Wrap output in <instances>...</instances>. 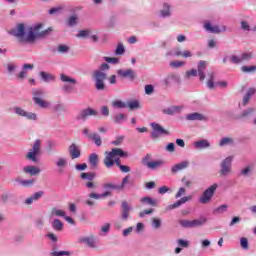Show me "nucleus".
<instances>
[{
  "label": "nucleus",
  "mask_w": 256,
  "mask_h": 256,
  "mask_svg": "<svg viewBox=\"0 0 256 256\" xmlns=\"http://www.w3.org/2000/svg\"><path fill=\"white\" fill-rule=\"evenodd\" d=\"M33 183H35V180L33 179L20 181V185H22L23 187H31L33 186Z\"/></svg>",
  "instance_id": "0e129e2a"
},
{
  "label": "nucleus",
  "mask_w": 256,
  "mask_h": 256,
  "mask_svg": "<svg viewBox=\"0 0 256 256\" xmlns=\"http://www.w3.org/2000/svg\"><path fill=\"white\" fill-rule=\"evenodd\" d=\"M51 256H71L70 251H54L50 253Z\"/></svg>",
  "instance_id": "13d9d810"
},
{
  "label": "nucleus",
  "mask_w": 256,
  "mask_h": 256,
  "mask_svg": "<svg viewBox=\"0 0 256 256\" xmlns=\"http://www.w3.org/2000/svg\"><path fill=\"white\" fill-rule=\"evenodd\" d=\"M218 187L219 185L217 183H214L213 185L208 187L200 196L199 203H201L202 205H207V203H211V200L213 199V196L215 195Z\"/></svg>",
  "instance_id": "0eeeda50"
},
{
  "label": "nucleus",
  "mask_w": 256,
  "mask_h": 256,
  "mask_svg": "<svg viewBox=\"0 0 256 256\" xmlns=\"http://www.w3.org/2000/svg\"><path fill=\"white\" fill-rule=\"evenodd\" d=\"M186 121H207V116L194 112L186 115Z\"/></svg>",
  "instance_id": "5701e85b"
},
{
  "label": "nucleus",
  "mask_w": 256,
  "mask_h": 256,
  "mask_svg": "<svg viewBox=\"0 0 256 256\" xmlns=\"http://www.w3.org/2000/svg\"><path fill=\"white\" fill-rule=\"evenodd\" d=\"M41 153V140L37 139L32 144V148L26 154V159L28 161H32L33 163H37V155Z\"/></svg>",
  "instance_id": "6e6552de"
},
{
  "label": "nucleus",
  "mask_w": 256,
  "mask_h": 256,
  "mask_svg": "<svg viewBox=\"0 0 256 256\" xmlns=\"http://www.w3.org/2000/svg\"><path fill=\"white\" fill-rule=\"evenodd\" d=\"M203 29L207 32V33H223L225 31H227V27L226 26H222L221 28L217 25L213 26L211 24V22L206 21L203 23Z\"/></svg>",
  "instance_id": "2eb2a0df"
},
{
  "label": "nucleus",
  "mask_w": 256,
  "mask_h": 256,
  "mask_svg": "<svg viewBox=\"0 0 256 256\" xmlns=\"http://www.w3.org/2000/svg\"><path fill=\"white\" fill-rule=\"evenodd\" d=\"M51 225H52V229H54V231H63V222H61V220L54 219L52 221Z\"/></svg>",
  "instance_id": "a19ab883"
},
{
  "label": "nucleus",
  "mask_w": 256,
  "mask_h": 256,
  "mask_svg": "<svg viewBox=\"0 0 256 256\" xmlns=\"http://www.w3.org/2000/svg\"><path fill=\"white\" fill-rule=\"evenodd\" d=\"M207 223V217L201 216L199 219L192 220V229H195V227H203Z\"/></svg>",
  "instance_id": "2f4dec72"
},
{
  "label": "nucleus",
  "mask_w": 256,
  "mask_h": 256,
  "mask_svg": "<svg viewBox=\"0 0 256 256\" xmlns=\"http://www.w3.org/2000/svg\"><path fill=\"white\" fill-rule=\"evenodd\" d=\"M131 206H129V203L127 201L122 202V214L121 219L122 221H127L129 219V213H131Z\"/></svg>",
  "instance_id": "b1692460"
},
{
  "label": "nucleus",
  "mask_w": 256,
  "mask_h": 256,
  "mask_svg": "<svg viewBox=\"0 0 256 256\" xmlns=\"http://www.w3.org/2000/svg\"><path fill=\"white\" fill-rule=\"evenodd\" d=\"M83 135H85L87 137V139H90L91 141H94L95 145L97 147H101L102 145V140H101V136L98 133H89V128H84L82 130Z\"/></svg>",
  "instance_id": "a211bd4d"
},
{
  "label": "nucleus",
  "mask_w": 256,
  "mask_h": 256,
  "mask_svg": "<svg viewBox=\"0 0 256 256\" xmlns=\"http://www.w3.org/2000/svg\"><path fill=\"white\" fill-rule=\"evenodd\" d=\"M109 196H111L110 191H106L102 194H97L95 192H92V193L89 194L90 199H96V200L105 199V197H109Z\"/></svg>",
  "instance_id": "72a5a7b5"
},
{
  "label": "nucleus",
  "mask_w": 256,
  "mask_h": 256,
  "mask_svg": "<svg viewBox=\"0 0 256 256\" xmlns=\"http://www.w3.org/2000/svg\"><path fill=\"white\" fill-rule=\"evenodd\" d=\"M170 67H172L173 69H179L181 67H185V62L174 60L170 62Z\"/></svg>",
  "instance_id": "3c124183"
},
{
  "label": "nucleus",
  "mask_w": 256,
  "mask_h": 256,
  "mask_svg": "<svg viewBox=\"0 0 256 256\" xmlns=\"http://www.w3.org/2000/svg\"><path fill=\"white\" fill-rule=\"evenodd\" d=\"M103 189L105 191H116V190H121V188H119V185L117 184H113V183H106L103 185Z\"/></svg>",
  "instance_id": "a18cd8bd"
},
{
  "label": "nucleus",
  "mask_w": 256,
  "mask_h": 256,
  "mask_svg": "<svg viewBox=\"0 0 256 256\" xmlns=\"http://www.w3.org/2000/svg\"><path fill=\"white\" fill-rule=\"evenodd\" d=\"M81 179H86L87 181H93L95 175L89 172H84L80 175Z\"/></svg>",
  "instance_id": "4d7b16f0"
},
{
  "label": "nucleus",
  "mask_w": 256,
  "mask_h": 256,
  "mask_svg": "<svg viewBox=\"0 0 256 256\" xmlns=\"http://www.w3.org/2000/svg\"><path fill=\"white\" fill-rule=\"evenodd\" d=\"M151 225L152 229H161L163 222L161 221L160 218H152Z\"/></svg>",
  "instance_id": "8fccbe9b"
},
{
  "label": "nucleus",
  "mask_w": 256,
  "mask_h": 256,
  "mask_svg": "<svg viewBox=\"0 0 256 256\" xmlns=\"http://www.w3.org/2000/svg\"><path fill=\"white\" fill-rule=\"evenodd\" d=\"M99 112L91 107L81 110L76 116V121H87L88 117H97Z\"/></svg>",
  "instance_id": "9b49d317"
},
{
  "label": "nucleus",
  "mask_w": 256,
  "mask_h": 256,
  "mask_svg": "<svg viewBox=\"0 0 256 256\" xmlns=\"http://www.w3.org/2000/svg\"><path fill=\"white\" fill-rule=\"evenodd\" d=\"M159 15L160 17H162V19H167V17H171V5L169 3H164L159 11Z\"/></svg>",
  "instance_id": "393cba45"
},
{
  "label": "nucleus",
  "mask_w": 256,
  "mask_h": 256,
  "mask_svg": "<svg viewBox=\"0 0 256 256\" xmlns=\"http://www.w3.org/2000/svg\"><path fill=\"white\" fill-rule=\"evenodd\" d=\"M24 173L28 175H39L41 173V169L37 168L36 166H26L23 168Z\"/></svg>",
  "instance_id": "7c9ffc66"
},
{
  "label": "nucleus",
  "mask_w": 256,
  "mask_h": 256,
  "mask_svg": "<svg viewBox=\"0 0 256 256\" xmlns=\"http://www.w3.org/2000/svg\"><path fill=\"white\" fill-rule=\"evenodd\" d=\"M187 201H191V196H184L180 200H177L175 203L168 205L166 207V211H173V209H177L181 207V205H185Z\"/></svg>",
  "instance_id": "6ab92c4d"
},
{
  "label": "nucleus",
  "mask_w": 256,
  "mask_h": 256,
  "mask_svg": "<svg viewBox=\"0 0 256 256\" xmlns=\"http://www.w3.org/2000/svg\"><path fill=\"white\" fill-rule=\"evenodd\" d=\"M51 217H65V211L59 209V208H52L51 210Z\"/></svg>",
  "instance_id": "c03bdc74"
},
{
  "label": "nucleus",
  "mask_w": 256,
  "mask_h": 256,
  "mask_svg": "<svg viewBox=\"0 0 256 256\" xmlns=\"http://www.w3.org/2000/svg\"><path fill=\"white\" fill-rule=\"evenodd\" d=\"M215 74L213 72L208 74L207 87L208 89H215Z\"/></svg>",
  "instance_id": "ea45409f"
},
{
  "label": "nucleus",
  "mask_w": 256,
  "mask_h": 256,
  "mask_svg": "<svg viewBox=\"0 0 256 256\" xmlns=\"http://www.w3.org/2000/svg\"><path fill=\"white\" fill-rule=\"evenodd\" d=\"M181 111H183V106H171L162 110L165 115H176V113H181Z\"/></svg>",
  "instance_id": "cd10ccee"
},
{
  "label": "nucleus",
  "mask_w": 256,
  "mask_h": 256,
  "mask_svg": "<svg viewBox=\"0 0 256 256\" xmlns=\"http://www.w3.org/2000/svg\"><path fill=\"white\" fill-rule=\"evenodd\" d=\"M240 25H241V29H243V31H252L251 26L249 25V22L241 21Z\"/></svg>",
  "instance_id": "338daca9"
},
{
  "label": "nucleus",
  "mask_w": 256,
  "mask_h": 256,
  "mask_svg": "<svg viewBox=\"0 0 256 256\" xmlns=\"http://www.w3.org/2000/svg\"><path fill=\"white\" fill-rule=\"evenodd\" d=\"M92 79L95 81V88L97 91H104L105 81H107V73L101 70H94Z\"/></svg>",
  "instance_id": "39448f33"
},
{
  "label": "nucleus",
  "mask_w": 256,
  "mask_h": 256,
  "mask_svg": "<svg viewBox=\"0 0 256 256\" xmlns=\"http://www.w3.org/2000/svg\"><path fill=\"white\" fill-rule=\"evenodd\" d=\"M112 107H114L115 109H125L127 108V103L121 100H115L112 102Z\"/></svg>",
  "instance_id": "de8ad7c7"
},
{
  "label": "nucleus",
  "mask_w": 256,
  "mask_h": 256,
  "mask_svg": "<svg viewBox=\"0 0 256 256\" xmlns=\"http://www.w3.org/2000/svg\"><path fill=\"white\" fill-rule=\"evenodd\" d=\"M14 113L18 115V117H24V119H27L28 121H39V116H37V113L29 112L22 107H15Z\"/></svg>",
  "instance_id": "1a4fd4ad"
},
{
  "label": "nucleus",
  "mask_w": 256,
  "mask_h": 256,
  "mask_svg": "<svg viewBox=\"0 0 256 256\" xmlns=\"http://www.w3.org/2000/svg\"><path fill=\"white\" fill-rule=\"evenodd\" d=\"M103 60L106 61V63H111V65H118L119 63V58L117 57L105 56L103 57Z\"/></svg>",
  "instance_id": "603ef678"
},
{
  "label": "nucleus",
  "mask_w": 256,
  "mask_h": 256,
  "mask_svg": "<svg viewBox=\"0 0 256 256\" xmlns=\"http://www.w3.org/2000/svg\"><path fill=\"white\" fill-rule=\"evenodd\" d=\"M151 127L153 129L151 133L152 139H157L158 137H161V135H169V132L163 128V126L159 125L158 123L153 122L151 124Z\"/></svg>",
  "instance_id": "dca6fc26"
},
{
  "label": "nucleus",
  "mask_w": 256,
  "mask_h": 256,
  "mask_svg": "<svg viewBox=\"0 0 256 256\" xmlns=\"http://www.w3.org/2000/svg\"><path fill=\"white\" fill-rule=\"evenodd\" d=\"M8 73H15V70L17 69V66L13 63H8L6 65Z\"/></svg>",
  "instance_id": "774afa93"
},
{
  "label": "nucleus",
  "mask_w": 256,
  "mask_h": 256,
  "mask_svg": "<svg viewBox=\"0 0 256 256\" xmlns=\"http://www.w3.org/2000/svg\"><path fill=\"white\" fill-rule=\"evenodd\" d=\"M126 107H129L130 111L135 109H141V104L137 100L128 101Z\"/></svg>",
  "instance_id": "79ce46f5"
},
{
  "label": "nucleus",
  "mask_w": 256,
  "mask_h": 256,
  "mask_svg": "<svg viewBox=\"0 0 256 256\" xmlns=\"http://www.w3.org/2000/svg\"><path fill=\"white\" fill-rule=\"evenodd\" d=\"M125 139V136H118L114 141L111 142V145H115L116 147H119L123 143Z\"/></svg>",
  "instance_id": "680f3d73"
},
{
  "label": "nucleus",
  "mask_w": 256,
  "mask_h": 256,
  "mask_svg": "<svg viewBox=\"0 0 256 256\" xmlns=\"http://www.w3.org/2000/svg\"><path fill=\"white\" fill-rule=\"evenodd\" d=\"M58 175H65V170L69 167V159L67 157H57L54 161Z\"/></svg>",
  "instance_id": "9d476101"
},
{
  "label": "nucleus",
  "mask_w": 256,
  "mask_h": 256,
  "mask_svg": "<svg viewBox=\"0 0 256 256\" xmlns=\"http://www.w3.org/2000/svg\"><path fill=\"white\" fill-rule=\"evenodd\" d=\"M198 77L200 81H205V71H207V61L200 60L197 66Z\"/></svg>",
  "instance_id": "aec40b11"
},
{
  "label": "nucleus",
  "mask_w": 256,
  "mask_h": 256,
  "mask_svg": "<svg viewBox=\"0 0 256 256\" xmlns=\"http://www.w3.org/2000/svg\"><path fill=\"white\" fill-rule=\"evenodd\" d=\"M233 156H228L220 163L219 175L220 177H229L233 173Z\"/></svg>",
  "instance_id": "20e7f679"
},
{
  "label": "nucleus",
  "mask_w": 256,
  "mask_h": 256,
  "mask_svg": "<svg viewBox=\"0 0 256 256\" xmlns=\"http://www.w3.org/2000/svg\"><path fill=\"white\" fill-rule=\"evenodd\" d=\"M109 231H111V224L105 223L100 228V233H99L100 237H107V235L109 234Z\"/></svg>",
  "instance_id": "58836bf2"
},
{
  "label": "nucleus",
  "mask_w": 256,
  "mask_h": 256,
  "mask_svg": "<svg viewBox=\"0 0 256 256\" xmlns=\"http://www.w3.org/2000/svg\"><path fill=\"white\" fill-rule=\"evenodd\" d=\"M79 20V17L77 15H72L69 17V19L66 22V25L68 27H75L77 25V21Z\"/></svg>",
  "instance_id": "49530a36"
},
{
  "label": "nucleus",
  "mask_w": 256,
  "mask_h": 256,
  "mask_svg": "<svg viewBox=\"0 0 256 256\" xmlns=\"http://www.w3.org/2000/svg\"><path fill=\"white\" fill-rule=\"evenodd\" d=\"M167 55H171L172 57H183L187 59L189 57H193V53L189 50H182L181 47H175L171 52H168Z\"/></svg>",
  "instance_id": "f3484780"
},
{
  "label": "nucleus",
  "mask_w": 256,
  "mask_h": 256,
  "mask_svg": "<svg viewBox=\"0 0 256 256\" xmlns=\"http://www.w3.org/2000/svg\"><path fill=\"white\" fill-rule=\"evenodd\" d=\"M51 31H53L51 28L43 30V24H36L28 29L25 43H33L35 39H39V37H47Z\"/></svg>",
  "instance_id": "f03ea898"
},
{
  "label": "nucleus",
  "mask_w": 256,
  "mask_h": 256,
  "mask_svg": "<svg viewBox=\"0 0 256 256\" xmlns=\"http://www.w3.org/2000/svg\"><path fill=\"white\" fill-rule=\"evenodd\" d=\"M80 243H85L91 249H95V236L82 237L80 238Z\"/></svg>",
  "instance_id": "c85d7f7f"
},
{
  "label": "nucleus",
  "mask_w": 256,
  "mask_h": 256,
  "mask_svg": "<svg viewBox=\"0 0 256 256\" xmlns=\"http://www.w3.org/2000/svg\"><path fill=\"white\" fill-rule=\"evenodd\" d=\"M88 161L91 167L93 168L97 167V165H99V155H97V153L90 154Z\"/></svg>",
  "instance_id": "e433bc0d"
},
{
  "label": "nucleus",
  "mask_w": 256,
  "mask_h": 256,
  "mask_svg": "<svg viewBox=\"0 0 256 256\" xmlns=\"http://www.w3.org/2000/svg\"><path fill=\"white\" fill-rule=\"evenodd\" d=\"M193 146L196 149H209V147H211V142H209V140L207 139H200L196 142L193 143Z\"/></svg>",
  "instance_id": "a878e982"
},
{
  "label": "nucleus",
  "mask_w": 256,
  "mask_h": 256,
  "mask_svg": "<svg viewBox=\"0 0 256 256\" xmlns=\"http://www.w3.org/2000/svg\"><path fill=\"white\" fill-rule=\"evenodd\" d=\"M10 35L17 37L20 41L25 43V39L27 38V34H25V24H18L15 29L10 31Z\"/></svg>",
  "instance_id": "ddd939ff"
},
{
  "label": "nucleus",
  "mask_w": 256,
  "mask_h": 256,
  "mask_svg": "<svg viewBox=\"0 0 256 256\" xmlns=\"http://www.w3.org/2000/svg\"><path fill=\"white\" fill-rule=\"evenodd\" d=\"M78 39H90L92 43H97L99 41V36L97 34H93V30L91 29H85L78 31V34L76 35Z\"/></svg>",
  "instance_id": "f8f14e48"
},
{
  "label": "nucleus",
  "mask_w": 256,
  "mask_h": 256,
  "mask_svg": "<svg viewBox=\"0 0 256 256\" xmlns=\"http://www.w3.org/2000/svg\"><path fill=\"white\" fill-rule=\"evenodd\" d=\"M179 225L184 229H193V220H180Z\"/></svg>",
  "instance_id": "09e8293b"
},
{
  "label": "nucleus",
  "mask_w": 256,
  "mask_h": 256,
  "mask_svg": "<svg viewBox=\"0 0 256 256\" xmlns=\"http://www.w3.org/2000/svg\"><path fill=\"white\" fill-rule=\"evenodd\" d=\"M253 113H255V108H247L241 112L237 119H247V117H251Z\"/></svg>",
  "instance_id": "4c0bfd02"
},
{
  "label": "nucleus",
  "mask_w": 256,
  "mask_h": 256,
  "mask_svg": "<svg viewBox=\"0 0 256 256\" xmlns=\"http://www.w3.org/2000/svg\"><path fill=\"white\" fill-rule=\"evenodd\" d=\"M142 163L152 171H155L156 169L163 167V165L165 164L163 160L149 161V156L143 158Z\"/></svg>",
  "instance_id": "4468645a"
},
{
  "label": "nucleus",
  "mask_w": 256,
  "mask_h": 256,
  "mask_svg": "<svg viewBox=\"0 0 256 256\" xmlns=\"http://www.w3.org/2000/svg\"><path fill=\"white\" fill-rule=\"evenodd\" d=\"M227 209H229V205L227 204L220 205L214 209V214L222 215V213H227Z\"/></svg>",
  "instance_id": "37998d69"
},
{
  "label": "nucleus",
  "mask_w": 256,
  "mask_h": 256,
  "mask_svg": "<svg viewBox=\"0 0 256 256\" xmlns=\"http://www.w3.org/2000/svg\"><path fill=\"white\" fill-rule=\"evenodd\" d=\"M105 155L103 163L107 169H111L113 165L120 167L122 164L119 157H129V154L121 148H113L110 152H105Z\"/></svg>",
  "instance_id": "f257e3e1"
},
{
  "label": "nucleus",
  "mask_w": 256,
  "mask_h": 256,
  "mask_svg": "<svg viewBox=\"0 0 256 256\" xmlns=\"http://www.w3.org/2000/svg\"><path fill=\"white\" fill-rule=\"evenodd\" d=\"M177 245L178 247H183L184 249H187V247H189V241L184 239H178Z\"/></svg>",
  "instance_id": "052dcab7"
},
{
  "label": "nucleus",
  "mask_w": 256,
  "mask_h": 256,
  "mask_svg": "<svg viewBox=\"0 0 256 256\" xmlns=\"http://www.w3.org/2000/svg\"><path fill=\"white\" fill-rule=\"evenodd\" d=\"M227 145H235V140L231 137H224L219 141V147H227Z\"/></svg>",
  "instance_id": "c9c22d12"
},
{
  "label": "nucleus",
  "mask_w": 256,
  "mask_h": 256,
  "mask_svg": "<svg viewBox=\"0 0 256 256\" xmlns=\"http://www.w3.org/2000/svg\"><path fill=\"white\" fill-rule=\"evenodd\" d=\"M125 119H127V116H125V114H118V115L114 116V123H116V125H119V124L123 123V121H125Z\"/></svg>",
  "instance_id": "5fc2aeb1"
},
{
  "label": "nucleus",
  "mask_w": 256,
  "mask_h": 256,
  "mask_svg": "<svg viewBox=\"0 0 256 256\" xmlns=\"http://www.w3.org/2000/svg\"><path fill=\"white\" fill-rule=\"evenodd\" d=\"M154 92H155V88L153 87V85L148 84L145 86V94L146 95H153Z\"/></svg>",
  "instance_id": "69168bd1"
},
{
  "label": "nucleus",
  "mask_w": 256,
  "mask_h": 256,
  "mask_svg": "<svg viewBox=\"0 0 256 256\" xmlns=\"http://www.w3.org/2000/svg\"><path fill=\"white\" fill-rule=\"evenodd\" d=\"M241 71L243 73H253L256 71V66H242Z\"/></svg>",
  "instance_id": "bf43d9fd"
},
{
  "label": "nucleus",
  "mask_w": 256,
  "mask_h": 256,
  "mask_svg": "<svg viewBox=\"0 0 256 256\" xmlns=\"http://www.w3.org/2000/svg\"><path fill=\"white\" fill-rule=\"evenodd\" d=\"M45 91L40 88H34L32 89V101L37 107H40V109H49L51 107V103L45 99Z\"/></svg>",
  "instance_id": "7ed1b4c3"
},
{
  "label": "nucleus",
  "mask_w": 256,
  "mask_h": 256,
  "mask_svg": "<svg viewBox=\"0 0 256 256\" xmlns=\"http://www.w3.org/2000/svg\"><path fill=\"white\" fill-rule=\"evenodd\" d=\"M68 151L71 159H79V157H81V150H79V146L75 143L69 146Z\"/></svg>",
  "instance_id": "4be33fe9"
},
{
  "label": "nucleus",
  "mask_w": 256,
  "mask_h": 256,
  "mask_svg": "<svg viewBox=\"0 0 256 256\" xmlns=\"http://www.w3.org/2000/svg\"><path fill=\"white\" fill-rule=\"evenodd\" d=\"M42 81H44V83H51V82H54L56 77L55 75L51 74V73H47L45 71H41L39 73Z\"/></svg>",
  "instance_id": "c756f323"
},
{
  "label": "nucleus",
  "mask_w": 256,
  "mask_h": 256,
  "mask_svg": "<svg viewBox=\"0 0 256 256\" xmlns=\"http://www.w3.org/2000/svg\"><path fill=\"white\" fill-rule=\"evenodd\" d=\"M255 93V88H249L245 96L243 97V105H247V103H249V101L251 100L252 95H255Z\"/></svg>",
  "instance_id": "f704fd0d"
},
{
  "label": "nucleus",
  "mask_w": 256,
  "mask_h": 256,
  "mask_svg": "<svg viewBox=\"0 0 256 256\" xmlns=\"http://www.w3.org/2000/svg\"><path fill=\"white\" fill-rule=\"evenodd\" d=\"M187 167H189V161H182L171 168V173H179V171H183L187 169Z\"/></svg>",
  "instance_id": "bb28decb"
},
{
  "label": "nucleus",
  "mask_w": 256,
  "mask_h": 256,
  "mask_svg": "<svg viewBox=\"0 0 256 256\" xmlns=\"http://www.w3.org/2000/svg\"><path fill=\"white\" fill-rule=\"evenodd\" d=\"M117 75L119 77H122L123 79H130L131 81H133V79H135V71L133 69H119L117 71Z\"/></svg>",
  "instance_id": "412c9836"
},
{
  "label": "nucleus",
  "mask_w": 256,
  "mask_h": 256,
  "mask_svg": "<svg viewBox=\"0 0 256 256\" xmlns=\"http://www.w3.org/2000/svg\"><path fill=\"white\" fill-rule=\"evenodd\" d=\"M125 54V46L123 43L119 42L116 49H115V55H124Z\"/></svg>",
  "instance_id": "864d4df0"
},
{
  "label": "nucleus",
  "mask_w": 256,
  "mask_h": 256,
  "mask_svg": "<svg viewBox=\"0 0 256 256\" xmlns=\"http://www.w3.org/2000/svg\"><path fill=\"white\" fill-rule=\"evenodd\" d=\"M230 62L233 63L234 65H239V63H243V60L240 56L237 55H232L230 56Z\"/></svg>",
  "instance_id": "6e6d98bb"
},
{
  "label": "nucleus",
  "mask_w": 256,
  "mask_h": 256,
  "mask_svg": "<svg viewBox=\"0 0 256 256\" xmlns=\"http://www.w3.org/2000/svg\"><path fill=\"white\" fill-rule=\"evenodd\" d=\"M60 81H62V83H68L63 85V93H71L75 90V85H77V79L70 77L66 74H60Z\"/></svg>",
  "instance_id": "423d86ee"
},
{
  "label": "nucleus",
  "mask_w": 256,
  "mask_h": 256,
  "mask_svg": "<svg viewBox=\"0 0 256 256\" xmlns=\"http://www.w3.org/2000/svg\"><path fill=\"white\" fill-rule=\"evenodd\" d=\"M141 203H143L144 205H150V207H157L158 205V201L151 198V197H143L140 200Z\"/></svg>",
  "instance_id": "473e14b6"
},
{
  "label": "nucleus",
  "mask_w": 256,
  "mask_h": 256,
  "mask_svg": "<svg viewBox=\"0 0 256 256\" xmlns=\"http://www.w3.org/2000/svg\"><path fill=\"white\" fill-rule=\"evenodd\" d=\"M240 245H241L242 249H245V250L249 249V240H247V238H245V237H242L240 239Z\"/></svg>",
  "instance_id": "e2e57ef3"
}]
</instances>
